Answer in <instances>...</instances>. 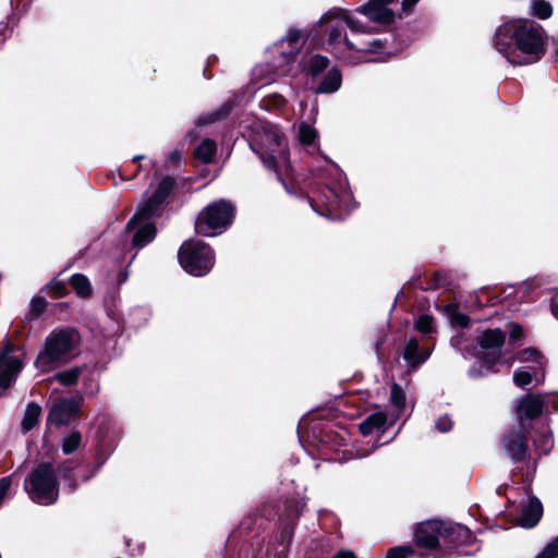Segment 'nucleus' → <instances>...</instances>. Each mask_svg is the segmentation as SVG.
<instances>
[{
  "mask_svg": "<svg viewBox=\"0 0 558 558\" xmlns=\"http://www.w3.org/2000/svg\"><path fill=\"white\" fill-rule=\"evenodd\" d=\"M495 47L513 65L533 63L544 53L539 32L526 20H511L500 25L495 34Z\"/></svg>",
  "mask_w": 558,
  "mask_h": 558,
  "instance_id": "obj_1",
  "label": "nucleus"
},
{
  "mask_svg": "<svg viewBox=\"0 0 558 558\" xmlns=\"http://www.w3.org/2000/svg\"><path fill=\"white\" fill-rule=\"evenodd\" d=\"M253 147L262 161L276 171L288 169V142L282 131L270 123H259L254 129Z\"/></svg>",
  "mask_w": 558,
  "mask_h": 558,
  "instance_id": "obj_2",
  "label": "nucleus"
},
{
  "mask_svg": "<svg viewBox=\"0 0 558 558\" xmlns=\"http://www.w3.org/2000/svg\"><path fill=\"white\" fill-rule=\"evenodd\" d=\"M78 341V335L73 329L52 331L47 337L44 349L35 361V366L41 372H49L68 362L73 356Z\"/></svg>",
  "mask_w": 558,
  "mask_h": 558,
  "instance_id": "obj_3",
  "label": "nucleus"
},
{
  "mask_svg": "<svg viewBox=\"0 0 558 558\" xmlns=\"http://www.w3.org/2000/svg\"><path fill=\"white\" fill-rule=\"evenodd\" d=\"M25 489L33 501L40 505L53 504L59 490L52 466L48 463L38 465L26 482Z\"/></svg>",
  "mask_w": 558,
  "mask_h": 558,
  "instance_id": "obj_4",
  "label": "nucleus"
},
{
  "mask_svg": "<svg viewBox=\"0 0 558 558\" xmlns=\"http://www.w3.org/2000/svg\"><path fill=\"white\" fill-rule=\"evenodd\" d=\"M178 258L182 268L193 276L207 274L214 265L213 250L201 241L184 242L179 250Z\"/></svg>",
  "mask_w": 558,
  "mask_h": 558,
  "instance_id": "obj_5",
  "label": "nucleus"
},
{
  "mask_svg": "<svg viewBox=\"0 0 558 558\" xmlns=\"http://www.w3.org/2000/svg\"><path fill=\"white\" fill-rule=\"evenodd\" d=\"M233 217V207L219 201L208 205L199 213L195 222V230L204 236H213L221 233L231 222Z\"/></svg>",
  "mask_w": 558,
  "mask_h": 558,
  "instance_id": "obj_6",
  "label": "nucleus"
},
{
  "mask_svg": "<svg viewBox=\"0 0 558 558\" xmlns=\"http://www.w3.org/2000/svg\"><path fill=\"white\" fill-rule=\"evenodd\" d=\"M505 332L500 329H487L480 336L478 344L485 352L482 362L483 371L477 372L476 369H470V376L478 377L493 371L494 365L500 359V350L505 343Z\"/></svg>",
  "mask_w": 558,
  "mask_h": 558,
  "instance_id": "obj_7",
  "label": "nucleus"
},
{
  "mask_svg": "<svg viewBox=\"0 0 558 558\" xmlns=\"http://www.w3.org/2000/svg\"><path fill=\"white\" fill-rule=\"evenodd\" d=\"M332 20H336V24L329 33V44L330 45H340L341 43L349 49L353 48V45L349 41L347 37H342L343 25L345 24L352 32L354 33H369L371 29L363 26L357 21L353 20L347 11L342 9H335L322 16L319 20L320 24L328 23Z\"/></svg>",
  "mask_w": 558,
  "mask_h": 558,
  "instance_id": "obj_8",
  "label": "nucleus"
},
{
  "mask_svg": "<svg viewBox=\"0 0 558 558\" xmlns=\"http://www.w3.org/2000/svg\"><path fill=\"white\" fill-rule=\"evenodd\" d=\"M174 187V180L172 178L166 177L163 178L157 190L153 195L147 197V199L141 205L140 209L135 214V219H146L151 218L157 211L159 206L165 202V199L169 196L171 191Z\"/></svg>",
  "mask_w": 558,
  "mask_h": 558,
  "instance_id": "obj_9",
  "label": "nucleus"
},
{
  "mask_svg": "<svg viewBox=\"0 0 558 558\" xmlns=\"http://www.w3.org/2000/svg\"><path fill=\"white\" fill-rule=\"evenodd\" d=\"M545 400L539 395H527L521 398L515 405V416L521 428H527L525 421L539 416L543 412Z\"/></svg>",
  "mask_w": 558,
  "mask_h": 558,
  "instance_id": "obj_10",
  "label": "nucleus"
},
{
  "mask_svg": "<svg viewBox=\"0 0 558 558\" xmlns=\"http://www.w3.org/2000/svg\"><path fill=\"white\" fill-rule=\"evenodd\" d=\"M349 199V192L342 191L341 194H337L332 187L326 186L317 199V203L326 207L329 217L341 218L347 211L345 203Z\"/></svg>",
  "mask_w": 558,
  "mask_h": 558,
  "instance_id": "obj_11",
  "label": "nucleus"
},
{
  "mask_svg": "<svg viewBox=\"0 0 558 558\" xmlns=\"http://www.w3.org/2000/svg\"><path fill=\"white\" fill-rule=\"evenodd\" d=\"M393 1L395 0H369L367 4L360 7L357 11L375 23L390 24L395 20V13L388 8V4Z\"/></svg>",
  "mask_w": 558,
  "mask_h": 558,
  "instance_id": "obj_12",
  "label": "nucleus"
},
{
  "mask_svg": "<svg viewBox=\"0 0 558 558\" xmlns=\"http://www.w3.org/2000/svg\"><path fill=\"white\" fill-rule=\"evenodd\" d=\"M80 403L74 399H64L53 403L49 411L48 422L57 426L66 425L75 416Z\"/></svg>",
  "mask_w": 558,
  "mask_h": 558,
  "instance_id": "obj_13",
  "label": "nucleus"
},
{
  "mask_svg": "<svg viewBox=\"0 0 558 558\" xmlns=\"http://www.w3.org/2000/svg\"><path fill=\"white\" fill-rule=\"evenodd\" d=\"M441 527L442 524L435 520L422 523L415 533L416 544L429 549L436 548Z\"/></svg>",
  "mask_w": 558,
  "mask_h": 558,
  "instance_id": "obj_14",
  "label": "nucleus"
},
{
  "mask_svg": "<svg viewBox=\"0 0 558 558\" xmlns=\"http://www.w3.org/2000/svg\"><path fill=\"white\" fill-rule=\"evenodd\" d=\"M529 428H522L521 432L510 433L505 439L507 453L513 460H522L527 453L526 433Z\"/></svg>",
  "mask_w": 558,
  "mask_h": 558,
  "instance_id": "obj_15",
  "label": "nucleus"
},
{
  "mask_svg": "<svg viewBox=\"0 0 558 558\" xmlns=\"http://www.w3.org/2000/svg\"><path fill=\"white\" fill-rule=\"evenodd\" d=\"M133 219L129 222L130 228H137L134 238H133V245L137 247H143L146 244H148L156 235V229L153 223H150L148 220L150 218L146 219Z\"/></svg>",
  "mask_w": 558,
  "mask_h": 558,
  "instance_id": "obj_16",
  "label": "nucleus"
},
{
  "mask_svg": "<svg viewBox=\"0 0 558 558\" xmlns=\"http://www.w3.org/2000/svg\"><path fill=\"white\" fill-rule=\"evenodd\" d=\"M543 514V507L538 499L531 498L523 507L519 518V524L523 527H533L537 524Z\"/></svg>",
  "mask_w": 558,
  "mask_h": 558,
  "instance_id": "obj_17",
  "label": "nucleus"
},
{
  "mask_svg": "<svg viewBox=\"0 0 558 558\" xmlns=\"http://www.w3.org/2000/svg\"><path fill=\"white\" fill-rule=\"evenodd\" d=\"M387 415L384 412H376L368 415L360 424V430L367 436L374 433H383L385 430Z\"/></svg>",
  "mask_w": 558,
  "mask_h": 558,
  "instance_id": "obj_18",
  "label": "nucleus"
},
{
  "mask_svg": "<svg viewBox=\"0 0 558 558\" xmlns=\"http://www.w3.org/2000/svg\"><path fill=\"white\" fill-rule=\"evenodd\" d=\"M428 351H418V342L411 338L403 351V357L407 361V363L413 367H416L417 365L422 364L427 357L429 356Z\"/></svg>",
  "mask_w": 558,
  "mask_h": 558,
  "instance_id": "obj_19",
  "label": "nucleus"
},
{
  "mask_svg": "<svg viewBox=\"0 0 558 558\" xmlns=\"http://www.w3.org/2000/svg\"><path fill=\"white\" fill-rule=\"evenodd\" d=\"M341 82H342V77H341L340 72L336 69H331L328 71L324 81L318 86L317 93H324V94L333 93L340 88Z\"/></svg>",
  "mask_w": 558,
  "mask_h": 558,
  "instance_id": "obj_20",
  "label": "nucleus"
},
{
  "mask_svg": "<svg viewBox=\"0 0 558 558\" xmlns=\"http://www.w3.org/2000/svg\"><path fill=\"white\" fill-rule=\"evenodd\" d=\"M216 154V144L214 141L206 138L195 149V157L205 163L213 160Z\"/></svg>",
  "mask_w": 558,
  "mask_h": 558,
  "instance_id": "obj_21",
  "label": "nucleus"
},
{
  "mask_svg": "<svg viewBox=\"0 0 558 558\" xmlns=\"http://www.w3.org/2000/svg\"><path fill=\"white\" fill-rule=\"evenodd\" d=\"M444 312L450 320V324L457 327L464 328L469 325V317L460 313L456 305L449 304L444 307Z\"/></svg>",
  "mask_w": 558,
  "mask_h": 558,
  "instance_id": "obj_22",
  "label": "nucleus"
},
{
  "mask_svg": "<svg viewBox=\"0 0 558 558\" xmlns=\"http://www.w3.org/2000/svg\"><path fill=\"white\" fill-rule=\"evenodd\" d=\"M41 413V408L36 403H29L26 408L25 415L22 422L23 428L25 432L32 429L36 423L38 422V418Z\"/></svg>",
  "mask_w": 558,
  "mask_h": 558,
  "instance_id": "obj_23",
  "label": "nucleus"
},
{
  "mask_svg": "<svg viewBox=\"0 0 558 558\" xmlns=\"http://www.w3.org/2000/svg\"><path fill=\"white\" fill-rule=\"evenodd\" d=\"M554 445V438L550 432H539L534 440V446L541 454H546L550 451Z\"/></svg>",
  "mask_w": 558,
  "mask_h": 558,
  "instance_id": "obj_24",
  "label": "nucleus"
},
{
  "mask_svg": "<svg viewBox=\"0 0 558 558\" xmlns=\"http://www.w3.org/2000/svg\"><path fill=\"white\" fill-rule=\"evenodd\" d=\"M71 286L80 296L85 298L90 294L92 290L89 281L85 276L81 274L72 276Z\"/></svg>",
  "mask_w": 558,
  "mask_h": 558,
  "instance_id": "obj_25",
  "label": "nucleus"
},
{
  "mask_svg": "<svg viewBox=\"0 0 558 558\" xmlns=\"http://www.w3.org/2000/svg\"><path fill=\"white\" fill-rule=\"evenodd\" d=\"M82 373L81 367H72L66 371L60 372L56 375V378L59 383L64 386H72L76 384L80 375Z\"/></svg>",
  "mask_w": 558,
  "mask_h": 558,
  "instance_id": "obj_26",
  "label": "nucleus"
},
{
  "mask_svg": "<svg viewBox=\"0 0 558 558\" xmlns=\"http://www.w3.org/2000/svg\"><path fill=\"white\" fill-rule=\"evenodd\" d=\"M329 64V60L323 56L311 57L307 61L306 69L312 75H317Z\"/></svg>",
  "mask_w": 558,
  "mask_h": 558,
  "instance_id": "obj_27",
  "label": "nucleus"
},
{
  "mask_svg": "<svg viewBox=\"0 0 558 558\" xmlns=\"http://www.w3.org/2000/svg\"><path fill=\"white\" fill-rule=\"evenodd\" d=\"M317 132L314 128L302 123L299 126V141L302 145H311L314 143Z\"/></svg>",
  "mask_w": 558,
  "mask_h": 558,
  "instance_id": "obj_28",
  "label": "nucleus"
},
{
  "mask_svg": "<svg viewBox=\"0 0 558 558\" xmlns=\"http://www.w3.org/2000/svg\"><path fill=\"white\" fill-rule=\"evenodd\" d=\"M81 445V434L78 432H72L68 437L63 439L62 451L65 454L74 452Z\"/></svg>",
  "mask_w": 558,
  "mask_h": 558,
  "instance_id": "obj_29",
  "label": "nucleus"
},
{
  "mask_svg": "<svg viewBox=\"0 0 558 558\" xmlns=\"http://www.w3.org/2000/svg\"><path fill=\"white\" fill-rule=\"evenodd\" d=\"M300 33L295 29H290L287 34V36L281 40V45L288 44L291 47V50L289 51V57H293L296 51L300 49Z\"/></svg>",
  "mask_w": 558,
  "mask_h": 558,
  "instance_id": "obj_30",
  "label": "nucleus"
},
{
  "mask_svg": "<svg viewBox=\"0 0 558 558\" xmlns=\"http://www.w3.org/2000/svg\"><path fill=\"white\" fill-rule=\"evenodd\" d=\"M536 375L535 369L533 373L524 369H517L513 374V381L518 387H525L532 383V379L536 377Z\"/></svg>",
  "mask_w": 558,
  "mask_h": 558,
  "instance_id": "obj_31",
  "label": "nucleus"
},
{
  "mask_svg": "<svg viewBox=\"0 0 558 558\" xmlns=\"http://www.w3.org/2000/svg\"><path fill=\"white\" fill-rule=\"evenodd\" d=\"M390 400L392 404L398 409L402 410L405 405V395L400 386L393 385L391 387Z\"/></svg>",
  "mask_w": 558,
  "mask_h": 558,
  "instance_id": "obj_32",
  "label": "nucleus"
},
{
  "mask_svg": "<svg viewBox=\"0 0 558 558\" xmlns=\"http://www.w3.org/2000/svg\"><path fill=\"white\" fill-rule=\"evenodd\" d=\"M532 8L533 13L539 19H547L553 12L550 4L545 1H534Z\"/></svg>",
  "mask_w": 558,
  "mask_h": 558,
  "instance_id": "obj_33",
  "label": "nucleus"
},
{
  "mask_svg": "<svg viewBox=\"0 0 558 558\" xmlns=\"http://www.w3.org/2000/svg\"><path fill=\"white\" fill-rule=\"evenodd\" d=\"M518 361L520 362H529V361H536L541 366H542V362L539 361L541 360V354L539 352L534 349V348H527V349H524L522 350L519 354H518Z\"/></svg>",
  "mask_w": 558,
  "mask_h": 558,
  "instance_id": "obj_34",
  "label": "nucleus"
},
{
  "mask_svg": "<svg viewBox=\"0 0 558 558\" xmlns=\"http://www.w3.org/2000/svg\"><path fill=\"white\" fill-rule=\"evenodd\" d=\"M413 554V549L410 546H397L393 548H390L387 554L386 558H408Z\"/></svg>",
  "mask_w": 558,
  "mask_h": 558,
  "instance_id": "obj_35",
  "label": "nucleus"
},
{
  "mask_svg": "<svg viewBox=\"0 0 558 558\" xmlns=\"http://www.w3.org/2000/svg\"><path fill=\"white\" fill-rule=\"evenodd\" d=\"M558 557V536L554 538L535 558Z\"/></svg>",
  "mask_w": 558,
  "mask_h": 558,
  "instance_id": "obj_36",
  "label": "nucleus"
},
{
  "mask_svg": "<svg viewBox=\"0 0 558 558\" xmlns=\"http://www.w3.org/2000/svg\"><path fill=\"white\" fill-rule=\"evenodd\" d=\"M415 327L422 333H429L434 330L433 318L428 315H422L415 323Z\"/></svg>",
  "mask_w": 558,
  "mask_h": 558,
  "instance_id": "obj_37",
  "label": "nucleus"
},
{
  "mask_svg": "<svg viewBox=\"0 0 558 558\" xmlns=\"http://www.w3.org/2000/svg\"><path fill=\"white\" fill-rule=\"evenodd\" d=\"M228 112H229V109L225 108V109H221L220 111H216V112L209 113L207 116H203L199 118L198 121L202 124H208V123L215 122L216 120L220 119L221 117L227 116Z\"/></svg>",
  "mask_w": 558,
  "mask_h": 558,
  "instance_id": "obj_38",
  "label": "nucleus"
},
{
  "mask_svg": "<svg viewBox=\"0 0 558 558\" xmlns=\"http://www.w3.org/2000/svg\"><path fill=\"white\" fill-rule=\"evenodd\" d=\"M452 427V421L448 416H441L436 422V428L440 433L449 432Z\"/></svg>",
  "mask_w": 558,
  "mask_h": 558,
  "instance_id": "obj_39",
  "label": "nucleus"
},
{
  "mask_svg": "<svg viewBox=\"0 0 558 558\" xmlns=\"http://www.w3.org/2000/svg\"><path fill=\"white\" fill-rule=\"evenodd\" d=\"M48 289L52 293V296L60 298L64 294L65 286L61 281H53Z\"/></svg>",
  "mask_w": 558,
  "mask_h": 558,
  "instance_id": "obj_40",
  "label": "nucleus"
},
{
  "mask_svg": "<svg viewBox=\"0 0 558 558\" xmlns=\"http://www.w3.org/2000/svg\"><path fill=\"white\" fill-rule=\"evenodd\" d=\"M509 337L511 341H518L523 337V329L520 325L512 324L509 328Z\"/></svg>",
  "mask_w": 558,
  "mask_h": 558,
  "instance_id": "obj_41",
  "label": "nucleus"
},
{
  "mask_svg": "<svg viewBox=\"0 0 558 558\" xmlns=\"http://www.w3.org/2000/svg\"><path fill=\"white\" fill-rule=\"evenodd\" d=\"M46 307V301L41 298L34 299L32 301V311L36 314L41 313Z\"/></svg>",
  "mask_w": 558,
  "mask_h": 558,
  "instance_id": "obj_42",
  "label": "nucleus"
},
{
  "mask_svg": "<svg viewBox=\"0 0 558 558\" xmlns=\"http://www.w3.org/2000/svg\"><path fill=\"white\" fill-rule=\"evenodd\" d=\"M283 101L284 99L280 95H272L267 99V106L279 107L283 104Z\"/></svg>",
  "mask_w": 558,
  "mask_h": 558,
  "instance_id": "obj_43",
  "label": "nucleus"
},
{
  "mask_svg": "<svg viewBox=\"0 0 558 558\" xmlns=\"http://www.w3.org/2000/svg\"><path fill=\"white\" fill-rule=\"evenodd\" d=\"M332 558H357L356 555L349 549L339 550Z\"/></svg>",
  "mask_w": 558,
  "mask_h": 558,
  "instance_id": "obj_44",
  "label": "nucleus"
},
{
  "mask_svg": "<svg viewBox=\"0 0 558 558\" xmlns=\"http://www.w3.org/2000/svg\"><path fill=\"white\" fill-rule=\"evenodd\" d=\"M418 0H403L402 1V7H403V10H409L411 9Z\"/></svg>",
  "mask_w": 558,
  "mask_h": 558,
  "instance_id": "obj_45",
  "label": "nucleus"
},
{
  "mask_svg": "<svg viewBox=\"0 0 558 558\" xmlns=\"http://www.w3.org/2000/svg\"><path fill=\"white\" fill-rule=\"evenodd\" d=\"M181 158V153L178 151V150H174L171 155H170V159L171 161H177Z\"/></svg>",
  "mask_w": 558,
  "mask_h": 558,
  "instance_id": "obj_46",
  "label": "nucleus"
},
{
  "mask_svg": "<svg viewBox=\"0 0 558 558\" xmlns=\"http://www.w3.org/2000/svg\"><path fill=\"white\" fill-rule=\"evenodd\" d=\"M551 312L558 318V303L551 306Z\"/></svg>",
  "mask_w": 558,
  "mask_h": 558,
  "instance_id": "obj_47",
  "label": "nucleus"
},
{
  "mask_svg": "<svg viewBox=\"0 0 558 558\" xmlns=\"http://www.w3.org/2000/svg\"><path fill=\"white\" fill-rule=\"evenodd\" d=\"M373 45H374L375 47H374V48H371L369 50L374 52V51H376V50H377L378 44H377V43H374Z\"/></svg>",
  "mask_w": 558,
  "mask_h": 558,
  "instance_id": "obj_48",
  "label": "nucleus"
},
{
  "mask_svg": "<svg viewBox=\"0 0 558 558\" xmlns=\"http://www.w3.org/2000/svg\"><path fill=\"white\" fill-rule=\"evenodd\" d=\"M141 159H143V156H135V157L133 158V160H134V161H138V160H141Z\"/></svg>",
  "mask_w": 558,
  "mask_h": 558,
  "instance_id": "obj_49",
  "label": "nucleus"
},
{
  "mask_svg": "<svg viewBox=\"0 0 558 558\" xmlns=\"http://www.w3.org/2000/svg\"><path fill=\"white\" fill-rule=\"evenodd\" d=\"M330 167L335 170V171H338L337 167L335 163H330Z\"/></svg>",
  "mask_w": 558,
  "mask_h": 558,
  "instance_id": "obj_50",
  "label": "nucleus"
},
{
  "mask_svg": "<svg viewBox=\"0 0 558 558\" xmlns=\"http://www.w3.org/2000/svg\"><path fill=\"white\" fill-rule=\"evenodd\" d=\"M368 454V452H363V453H360V457H366Z\"/></svg>",
  "mask_w": 558,
  "mask_h": 558,
  "instance_id": "obj_51",
  "label": "nucleus"
}]
</instances>
